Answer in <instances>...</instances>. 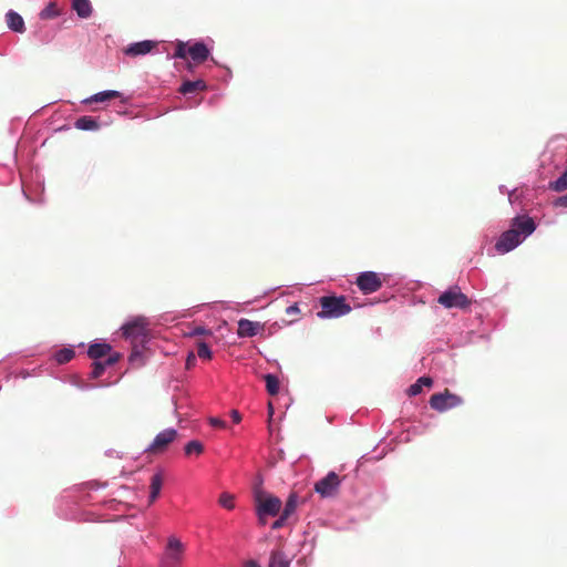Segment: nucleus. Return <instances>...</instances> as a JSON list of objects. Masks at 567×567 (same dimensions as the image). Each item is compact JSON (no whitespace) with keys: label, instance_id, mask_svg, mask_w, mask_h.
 <instances>
[{"label":"nucleus","instance_id":"obj_13","mask_svg":"<svg viewBox=\"0 0 567 567\" xmlns=\"http://www.w3.org/2000/svg\"><path fill=\"white\" fill-rule=\"evenodd\" d=\"M156 47L155 41L144 40L135 42L125 48L124 53L130 56L145 55Z\"/></svg>","mask_w":567,"mask_h":567},{"label":"nucleus","instance_id":"obj_22","mask_svg":"<svg viewBox=\"0 0 567 567\" xmlns=\"http://www.w3.org/2000/svg\"><path fill=\"white\" fill-rule=\"evenodd\" d=\"M290 561L280 550L271 551L268 567H289Z\"/></svg>","mask_w":567,"mask_h":567},{"label":"nucleus","instance_id":"obj_26","mask_svg":"<svg viewBox=\"0 0 567 567\" xmlns=\"http://www.w3.org/2000/svg\"><path fill=\"white\" fill-rule=\"evenodd\" d=\"M184 451L187 456L192 454L200 455L204 452V445L199 441L193 440L185 445Z\"/></svg>","mask_w":567,"mask_h":567},{"label":"nucleus","instance_id":"obj_9","mask_svg":"<svg viewBox=\"0 0 567 567\" xmlns=\"http://www.w3.org/2000/svg\"><path fill=\"white\" fill-rule=\"evenodd\" d=\"M355 284L363 293L368 295L378 291L382 287L383 279L378 272L364 271L358 276Z\"/></svg>","mask_w":567,"mask_h":567},{"label":"nucleus","instance_id":"obj_7","mask_svg":"<svg viewBox=\"0 0 567 567\" xmlns=\"http://www.w3.org/2000/svg\"><path fill=\"white\" fill-rule=\"evenodd\" d=\"M183 553V544L175 537L169 538L161 561V567H179Z\"/></svg>","mask_w":567,"mask_h":567},{"label":"nucleus","instance_id":"obj_11","mask_svg":"<svg viewBox=\"0 0 567 567\" xmlns=\"http://www.w3.org/2000/svg\"><path fill=\"white\" fill-rule=\"evenodd\" d=\"M262 330L264 324L260 322L251 321L245 318L238 321L237 334L239 338L255 337Z\"/></svg>","mask_w":567,"mask_h":567},{"label":"nucleus","instance_id":"obj_31","mask_svg":"<svg viewBox=\"0 0 567 567\" xmlns=\"http://www.w3.org/2000/svg\"><path fill=\"white\" fill-rule=\"evenodd\" d=\"M188 44L183 41H177L174 52V58L176 59H186L188 56Z\"/></svg>","mask_w":567,"mask_h":567},{"label":"nucleus","instance_id":"obj_30","mask_svg":"<svg viewBox=\"0 0 567 567\" xmlns=\"http://www.w3.org/2000/svg\"><path fill=\"white\" fill-rule=\"evenodd\" d=\"M212 351L208 347V344L206 342H198L197 343V355L200 358V359H204V360H210L212 359Z\"/></svg>","mask_w":567,"mask_h":567},{"label":"nucleus","instance_id":"obj_28","mask_svg":"<svg viewBox=\"0 0 567 567\" xmlns=\"http://www.w3.org/2000/svg\"><path fill=\"white\" fill-rule=\"evenodd\" d=\"M59 9L54 2H50L41 12L42 19H53L59 16Z\"/></svg>","mask_w":567,"mask_h":567},{"label":"nucleus","instance_id":"obj_36","mask_svg":"<svg viewBox=\"0 0 567 567\" xmlns=\"http://www.w3.org/2000/svg\"><path fill=\"white\" fill-rule=\"evenodd\" d=\"M120 360L118 353L109 354L107 359L104 361L106 365H113Z\"/></svg>","mask_w":567,"mask_h":567},{"label":"nucleus","instance_id":"obj_16","mask_svg":"<svg viewBox=\"0 0 567 567\" xmlns=\"http://www.w3.org/2000/svg\"><path fill=\"white\" fill-rule=\"evenodd\" d=\"M112 348L107 343H93L89 347L87 355L93 360H99L110 354Z\"/></svg>","mask_w":567,"mask_h":567},{"label":"nucleus","instance_id":"obj_42","mask_svg":"<svg viewBox=\"0 0 567 567\" xmlns=\"http://www.w3.org/2000/svg\"><path fill=\"white\" fill-rule=\"evenodd\" d=\"M243 567H261V566L255 560H247L244 563Z\"/></svg>","mask_w":567,"mask_h":567},{"label":"nucleus","instance_id":"obj_4","mask_svg":"<svg viewBox=\"0 0 567 567\" xmlns=\"http://www.w3.org/2000/svg\"><path fill=\"white\" fill-rule=\"evenodd\" d=\"M123 336L132 344H144L147 340V321L144 317H136L122 327Z\"/></svg>","mask_w":567,"mask_h":567},{"label":"nucleus","instance_id":"obj_10","mask_svg":"<svg viewBox=\"0 0 567 567\" xmlns=\"http://www.w3.org/2000/svg\"><path fill=\"white\" fill-rule=\"evenodd\" d=\"M177 437V431L174 429H166L159 432L152 444L146 449L147 453L159 454L163 453L167 446Z\"/></svg>","mask_w":567,"mask_h":567},{"label":"nucleus","instance_id":"obj_39","mask_svg":"<svg viewBox=\"0 0 567 567\" xmlns=\"http://www.w3.org/2000/svg\"><path fill=\"white\" fill-rule=\"evenodd\" d=\"M230 416H231L234 423H239L241 421V415L237 410H231Z\"/></svg>","mask_w":567,"mask_h":567},{"label":"nucleus","instance_id":"obj_2","mask_svg":"<svg viewBox=\"0 0 567 567\" xmlns=\"http://www.w3.org/2000/svg\"><path fill=\"white\" fill-rule=\"evenodd\" d=\"M256 511L259 522L265 525V516H277L281 508L279 497L265 493L261 488L255 489Z\"/></svg>","mask_w":567,"mask_h":567},{"label":"nucleus","instance_id":"obj_32","mask_svg":"<svg viewBox=\"0 0 567 567\" xmlns=\"http://www.w3.org/2000/svg\"><path fill=\"white\" fill-rule=\"evenodd\" d=\"M234 495L229 493H223L219 496V504L226 509H233L235 507Z\"/></svg>","mask_w":567,"mask_h":567},{"label":"nucleus","instance_id":"obj_38","mask_svg":"<svg viewBox=\"0 0 567 567\" xmlns=\"http://www.w3.org/2000/svg\"><path fill=\"white\" fill-rule=\"evenodd\" d=\"M209 423L213 425V426H216V427H225L226 423L225 421L218 419V417H212L209 420Z\"/></svg>","mask_w":567,"mask_h":567},{"label":"nucleus","instance_id":"obj_5","mask_svg":"<svg viewBox=\"0 0 567 567\" xmlns=\"http://www.w3.org/2000/svg\"><path fill=\"white\" fill-rule=\"evenodd\" d=\"M429 403L433 410L442 413L460 406L463 403V399L445 389L443 392L432 394Z\"/></svg>","mask_w":567,"mask_h":567},{"label":"nucleus","instance_id":"obj_24","mask_svg":"<svg viewBox=\"0 0 567 567\" xmlns=\"http://www.w3.org/2000/svg\"><path fill=\"white\" fill-rule=\"evenodd\" d=\"M265 381H266L267 392L270 395L278 394V392H279V380H278V378L276 375H274V374H266L265 375Z\"/></svg>","mask_w":567,"mask_h":567},{"label":"nucleus","instance_id":"obj_43","mask_svg":"<svg viewBox=\"0 0 567 567\" xmlns=\"http://www.w3.org/2000/svg\"><path fill=\"white\" fill-rule=\"evenodd\" d=\"M268 413H269V417H271L274 414V406L271 403L268 404Z\"/></svg>","mask_w":567,"mask_h":567},{"label":"nucleus","instance_id":"obj_41","mask_svg":"<svg viewBox=\"0 0 567 567\" xmlns=\"http://www.w3.org/2000/svg\"><path fill=\"white\" fill-rule=\"evenodd\" d=\"M286 312L287 315H295V313H298L299 312V308L297 305H292V306H289L287 309H286Z\"/></svg>","mask_w":567,"mask_h":567},{"label":"nucleus","instance_id":"obj_6","mask_svg":"<svg viewBox=\"0 0 567 567\" xmlns=\"http://www.w3.org/2000/svg\"><path fill=\"white\" fill-rule=\"evenodd\" d=\"M437 302L444 308H460L465 309L471 305L470 299L464 295L458 287L451 288L444 291L437 299Z\"/></svg>","mask_w":567,"mask_h":567},{"label":"nucleus","instance_id":"obj_21","mask_svg":"<svg viewBox=\"0 0 567 567\" xmlns=\"http://www.w3.org/2000/svg\"><path fill=\"white\" fill-rule=\"evenodd\" d=\"M433 385V379L430 378V377H421L417 379V381L415 383H413L412 385H410V388L408 389V394L413 396V395H417L422 392V388L423 386H426V388H431Z\"/></svg>","mask_w":567,"mask_h":567},{"label":"nucleus","instance_id":"obj_19","mask_svg":"<svg viewBox=\"0 0 567 567\" xmlns=\"http://www.w3.org/2000/svg\"><path fill=\"white\" fill-rule=\"evenodd\" d=\"M163 485V476L161 473H156L151 478V493H150V504L154 503L158 497Z\"/></svg>","mask_w":567,"mask_h":567},{"label":"nucleus","instance_id":"obj_14","mask_svg":"<svg viewBox=\"0 0 567 567\" xmlns=\"http://www.w3.org/2000/svg\"><path fill=\"white\" fill-rule=\"evenodd\" d=\"M72 9L81 19L90 18L93 12V8L90 0H72Z\"/></svg>","mask_w":567,"mask_h":567},{"label":"nucleus","instance_id":"obj_18","mask_svg":"<svg viewBox=\"0 0 567 567\" xmlns=\"http://www.w3.org/2000/svg\"><path fill=\"white\" fill-rule=\"evenodd\" d=\"M120 96H121V93L118 91L109 90V91L99 92V93L92 95L91 97L84 100V103L90 104L93 102H96V103L105 102L109 100L117 99Z\"/></svg>","mask_w":567,"mask_h":567},{"label":"nucleus","instance_id":"obj_40","mask_svg":"<svg viewBox=\"0 0 567 567\" xmlns=\"http://www.w3.org/2000/svg\"><path fill=\"white\" fill-rule=\"evenodd\" d=\"M555 205L560 207H567V195L557 198Z\"/></svg>","mask_w":567,"mask_h":567},{"label":"nucleus","instance_id":"obj_33","mask_svg":"<svg viewBox=\"0 0 567 567\" xmlns=\"http://www.w3.org/2000/svg\"><path fill=\"white\" fill-rule=\"evenodd\" d=\"M106 367L107 365H106L105 362H101V361H97V360L94 361L93 362V369H92V372H91V377L93 379L100 378L104 373Z\"/></svg>","mask_w":567,"mask_h":567},{"label":"nucleus","instance_id":"obj_3","mask_svg":"<svg viewBox=\"0 0 567 567\" xmlns=\"http://www.w3.org/2000/svg\"><path fill=\"white\" fill-rule=\"evenodd\" d=\"M320 318H339L351 311V306L346 302V297L324 296L320 298Z\"/></svg>","mask_w":567,"mask_h":567},{"label":"nucleus","instance_id":"obj_17","mask_svg":"<svg viewBox=\"0 0 567 567\" xmlns=\"http://www.w3.org/2000/svg\"><path fill=\"white\" fill-rule=\"evenodd\" d=\"M207 85L203 80L185 81L179 87V92L184 95L195 93L198 91H205Z\"/></svg>","mask_w":567,"mask_h":567},{"label":"nucleus","instance_id":"obj_25","mask_svg":"<svg viewBox=\"0 0 567 567\" xmlns=\"http://www.w3.org/2000/svg\"><path fill=\"white\" fill-rule=\"evenodd\" d=\"M75 355L74 350L72 349H61L55 354L54 358L59 364L68 363L70 362Z\"/></svg>","mask_w":567,"mask_h":567},{"label":"nucleus","instance_id":"obj_8","mask_svg":"<svg viewBox=\"0 0 567 567\" xmlns=\"http://www.w3.org/2000/svg\"><path fill=\"white\" fill-rule=\"evenodd\" d=\"M341 480L334 472H329L315 484V491L321 497H332L338 493Z\"/></svg>","mask_w":567,"mask_h":567},{"label":"nucleus","instance_id":"obj_35","mask_svg":"<svg viewBox=\"0 0 567 567\" xmlns=\"http://www.w3.org/2000/svg\"><path fill=\"white\" fill-rule=\"evenodd\" d=\"M287 519H288V517H285V515H284V514H281V515H280V517H279L277 520H275V522L272 523L271 528H272V529H279V528H281V527L285 525V523H286V520H287Z\"/></svg>","mask_w":567,"mask_h":567},{"label":"nucleus","instance_id":"obj_23","mask_svg":"<svg viewBox=\"0 0 567 567\" xmlns=\"http://www.w3.org/2000/svg\"><path fill=\"white\" fill-rule=\"evenodd\" d=\"M142 344H132V352L130 354V362L132 365L141 367L144 364Z\"/></svg>","mask_w":567,"mask_h":567},{"label":"nucleus","instance_id":"obj_27","mask_svg":"<svg viewBox=\"0 0 567 567\" xmlns=\"http://www.w3.org/2000/svg\"><path fill=\"white\" fill-rule=\"evenodd\" d=\"M297 502H298L297 494H295V493L290 494L281 514H284L285 517H289L296 511Z\"/></svg>","mask_w":567,"mask_h":567},{"label":"nucleus","instance_id":"obj_1","mask_svg":"<svg viewBox=\"0 0 567 567\" xmlns=\"http://www.w3.org/2000/svg\"><path fill=\"white\" fill-rule=\"evenodd\" d=\"M536 229V224L528 216H517L512 220V228L504 231L495 244V249L499 254H505L516 248L524 238L532 235Z\"/></svg>","mask_w":567,"mask_h":567},{"label":"nucleus","instance_id":"obj_37","mask_svg":"<svg viewBox=\"0 0 567 567\" xmlns=\"http://www.w3.org/2000/svg\"><path fill=\"white\" fill-rule=\"evenodd\" d=\"M195 362H196V355L193 352H190L186 359V368L187 369L193 368L195 365Z\"/></svg>","mask_w":567,"mask_h":567},{"label":"nucleus","instance_id":"obj_15","mask_svg":"<svg viewBox=\"0 0 567 567\" xmlns=\"http://www.w3.org/2000/svg\"><path fill=\"white\" fill-rule=\"evenodd\" d=\"M6 20H7V24L8 27L14 31V32H19V33H22L24 32L25 30V27H24V21L22 19V17L10 10L7 14H6Z\"/></svg>","mask_w":567,"mask_h":567},{"label":"nucleus","instance_id":"obj_20","mask_svg":"<svg viewBox=\"0 0 567 567\" xmlns=\"http://www.w3.org/2000/svg\"><path fill=\"white\" fill-rule=\"evenodd\" d=\"M74 125L78 130H82V131H94L100 127V124L97 123V121L94 117L86 116V115L79 117L75 121Z\"/></svg>","mask_w":567,"mask_h":567},{"label":"nucleus","instance_id":"obj_29","mask_svg":"<svg viewBox=\"0 0 567 567\" xmlns=\"http://www.w3.org/2000/svg\"><path fill=\"white\" fill-rule=\"evenodd\" d=\"M550 188L555 192L567 189V169L556 181L550 183Z\"/></svg>","mask_w":567,"mask_h":567},{"label":"nucleus","instance_id":"obj_12","mask_svg":"<svg viewBox=\"0 0 567 567\" xmlns=\"http://www.w3.org/2000/svg\"><path fill=\"white\" fill-rule=\"evenodd\" d=\"M187 52L188 56L195 64H200L205 62L210 54L209 49L204 42H195L193 44H189Z\"/></svg>","mask_w":567,"mask_h":567},{"label":"nucleus","instance_id":"obj_34","mask_svg":"<svg viewBox=\"0 0 567 567\" xmlns=\"http://www.w3.org/2000/svg\"><path fill=\"white\" fill-rule=\"evenodd\" d=\"M189 334L190 336H204V334L212 336L213 333L210 330H207L204 327H195Z\"/></svg>","mask_w":567,"mask_h":567}]
</instances>
